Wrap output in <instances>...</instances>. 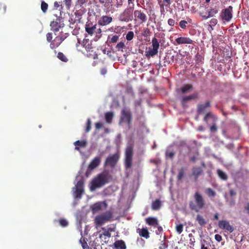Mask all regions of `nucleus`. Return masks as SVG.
Returning a JSON list of instances; mask_svg holds the SVG:
<instances>
[{"label": "nucleus", "instance_id": "nucleus-42", "mask_svg": "<svg viewBox=\"0 0 249 249\" xmlns=\"http://www.w3.org/2000/svg\"><path fill=\"white\" fill-rule=\"evenodd\" d=\"M58 222L59 225L63 227H66L68 225V222L67 221V220L64 218L60 219L58 220Z\"/></svg>", "mask_w": 249, "mask_h": 249}, {"label": "nucleus", "instance_id": "nucleus-10", "mask_svg": "<svg viewBox=\"0 0 249 249\" xmlns=\"http://www.w3.org/2000/svg\"><path fill=\"white\" fill-rule=\"evenodd\" d=\"M233 7L229 6L227 8L223 10L220 14L222 19L226 22H229L232 18Z\"/></svg>", "mask_w": 249, "mask_h": 249}, {"label": "nucleus", "instance_id": "nucleus-41", "mask_svg": "<svg viewBox=\"0 0 249 249\" xmlns=\"http://www.w3.org/2000/svg\"><path fill=\"white\" fill-rule=\"evenodd\" d=\"M48 8V5L45 1H42L41 4V9L44 13H46Z\"/></svg>", "mask_w": 249, "mask_h": 249}, {"label": "nucleus", "instance_id": "nucleus-26", "mask_svg": "<svg viewBox=\"0 0 249 249\" xmlns=\"http://www.w3.org/2000/svg\"><path fill=\"white\" fill-rule=\"evenodd\" d=\"M114 116V114L112 112H107L105 114V118L106 122L107 124H111L112 122V119Z\"/></svg>", "mask_w": 249, "mask_h": 249}, {"label": "nucleus", "instance_id": "nucleus-8", "mask_svg": "<svg viewBox=\"0 0 249 249\" xmlns=\"http://www.w3.org/2000/svg\"><path fill=\"white\" fill-rule=\"evenodd\" d=\"M120 158L118 153H115L113 155H109L106 159L105 162V165L108 166L111 168L114 167Z\"/></svg>", "mask_w": 249, "mask_h": 249}, {"label": "nucleus", "instance_id": "nucleus-24", "mask_svg": "<svg viewBox=\"0 0 249 249\" xmlns=\"http://www.w3.org/2000/svg\"><path fill=\"white\" fill-rule=\"evenodd\" d=\"M87 141L85 140L76 141L74 142V144L75 146V149L79 150V147H85L87 145Z\"/></svg>", "mask_w": 249, "mask_h": 249}, {"label": "nucleus", "instance_id": "nucleus-56", "mask_svg": "<svg viewBox=\"0 0 249 249\" xmlns=\"http://www.w3.org/2000/svg\"><path fill=\"white\" fill-rule=\"evenodd\" d=\"M64 2L68 8L71 6V0H64Z\"/></svg>", "mask_w": 249, "mask_h": 249}, {"label": "nucleus", "instance_id": "nucleus-13", "mask_svg": "<svg viewBox=\"0 0 249 249\" xmlns=\"http://www.w3.org/2000/svg\"><path fill=\"white\" fill-rule=\"evenodd\" d=\"M134 16L136 20L139 21L141 23L146 22L147 20V16L142 10H136L134 12Z\"/></svg>", "mask_w": 249, "mask_h": 249}, {"label": "nucleus", "instance_id": "nucleus-48", "mask_svg": "<svg viewBox=\"0 0 249 249\" xmlns=\"http://www.w3.org/2000/svg\"><path fill=\"white\" fill-rule=\"evenodd\" d=\"M210 130L213 133H215L217 131V127L215 123H213V125L210 127Z\"/></svg>", "mask_w": 249, "mask_h": 249}, {"label": "nucleus", "instance_id": "nucleus-37", "mask_svg": "<svg viewBox=\"0 0 249 249\" xmlns=\"http://www.w3.org/2000/svg\"><path fill=\"white\" fill-rule=\"evenodd\" d=\"M99 1L106 8H109L112 5V0H99Z\"/></svg>", "mask_w": 249, "mask_h": 249}, {"label": "nucleus", "instance_id": "nucleus-63", "mask_svg": "<svg viewBox=\"0 0 249 249\" xmlns=\"http://www.w3.org/2000/svg\"><path fill=\"white\" fill-rule=\"evenodd\" d=\"M103 235L105 236H107L110 237L111 236V233L109 232L108 231H105L103 233Z\"/></svg>", "mask_w": 249, "mask_h": 249}, {"label": "nucleus", "instance_id": "nucleus-30", "mask_svg": "<svg viewBox=\"0 0 249 249\" xmlns=\"http://www.w3.org/2000/svg\"><path fill=\"white\" fill-rule=\"evenodd\" d=\"M185 170V168L183 167H181L179 170L178 175L177 178L178 180H181L182 178L184 177Z\"/></svg>", "mask_w": 249, "mask_h": 249}, {"label": "nucleus", "instance_id": "nucleus-31", "mask_svg": "<svg viewBox=\"0 0 249 249\" xmlns=\"http://www.w3.org/2000/svg\"><path fill=\"white\" fill-rule=\"evenodd\" d=\"M65 38L66 36L64 35H60L56 36L54 39V40L56 42L58 46H59Z\"/></svg>", "mask_w": 249, "mask_h": 249}, {"label": "nucleus", "instance_id": "nucleus-12", "mask_svg": "<svg viewBox=\"0 0 249 249\" xmlns=\"http://www.w3.org/2000/svg\"><path fill=\"white\" fill-rule=\"evenodd\" d=\"M218 227L220 229L225 230L231 233L234 231V228L230 224L229 221L226 220H220L218 222Z\"/></svg>", "mask_w": 249, "mask_h": 249}, {"label": "nucleus", "instance_id": "nucleus-18", "mask_svg": "<svg viewBox=\"0 0 249 249\" xmlns=\"http://www.w3.org/2000/svg\"><path fill=\"white\" fill-rule=\"evenodd\" d=\"M203 173V170L200 167L194 166L192 169V175L194 177L195 181H197L198 177Z\"/></svg>", "mask_w": 249, "mask_h": 249}, {"label": "nucleus", "instance_id": "nucleus-17", "mask_svg": "<svg viewBox=\"0 0 249 249\" xmlns=\"http://www.w3.org/2000/svg\"><path fill=\"white\" fill-rule=\"evenodd\" d=\"M203 121L206 124H208L210 121H212L213 123H215L217 121V118L212 112H209L205 114Z\"/></svg>", "mask_w": 249, "mask_h": 249}, {"label": "nucleus", "instance_id": "nucleus-27", "mask_svg": "<svg viewBox=\"0 0 249 249\" xmlns=\"http://www.w3.org/2000/svg\"><path fill=\"white\" fill-rule=\"evenodd\" d=\"M158 53V50L154 49L153 48H149L148 51L145 52V55L147 57H150L151 56H153L155 55Z\"/></svg>", "mask_w": 249, "mask_h": 249}, {"label": "nucleus", "instance_id": "nucleus-38", "mask_svg": "<svg viewBox=\"0 0 249 249\" xmlns=\"http://www.w3.org/2000/svg\"><path fill=\"white\" fill-rule=\"evenodd\" d=\"M175 154L173 150H167L165 152V157L166 158L172 159L175 156Z\"/></svg>", "mask_w": 249, "mask_h": 249}, {"label": "nucleus", "instance_id": "nucleus-28", "mask_svg": "<svg viewBox=\"0 0 249 249\" xmlns=\"http://www.w3.org/2000/svg\"><path fill=\"white\" fill-rule=\"evenodd\" d=\"M196 220L197 221L199 225L201 226H203L206 224L207 222L203 217L200 214H197L196 217Z\"/></svg>", "mask_w": 249, "mask_h": 249}, {"label": "nucleus", "instance_id": "nucleus-55", "mask_svg": "<svg viewBox=\"0 0 249 249\" xmlns=\"http://www.w3.org/2000/svg\"><path fill=\"white\" fill-rule=\"evenodd\" d=\"M163 231L162 228L161 226H158L157 230L156 231V233L158 235L160 234Z\"/></svg>", "mask_w": 249, "mask_h": 249}, {"label": "nucleus", "instance_id": "nucleus-59", "mask_svg": "<svg viewBox=\"0 0 249 249\" xmlns=\"http://www.w3.org/2000/svg\"><path fill=\"white\" fill-rule=\"evenodd\" d=\"M214 238L217 242H220L222 239V236L218 234L215 235Z\"/></svg>", "mask_w": 249, "mask_h": 249}, {"label": "nucleus", "instance_id": "nucleus-39", "mask_svg": "<svg viewBox=\"0 0 249 249\" xmlns=\"http://www.w3.org/2000/svg\"><path fill=\"white\" fill-rule=\"evenodd\" d=\"M57 58L62 61L67 62L68 61L66 56L61 52H59L57 54Z\"/></svg>", "mask_w": 249, "mask_h": 249}, {"label": "nucleus", "instance_id": "nucleus-61", "mask_svg": "<svg viewBox=\"0 0 249 249\" xmlns=\"http://www.w3.org/2000/svg\"><path fill=\"white\" fill-rule=\"evenodd\" d=\"M87 1L88 0H78L77 3L81 6L84 4H85Z\"/></svg>", "mask_w": 249, "mask_h": 249}, {"label": "nucleus", "instance_id": "nucleus-50", "mask_svg": "<svg viewBox=\"0 0 249 249\" xmlns=\"http://www.w3.org/2000/svg\"><path fill=\"white\" fill-rule=\"evenodd\" d=\"M188 97H189L190 100H196L198 98V94L197 93L195 92V93H194L188 96Z\"/></svg>", "mask_w": 249, "mask_h": 249}, {"label": "nucleus", "instance_id": "nucleus-34", "mask_svg": "<svg viewBox=\"0 0 249 249\" xmlns=\"http://www.w3.org/2000/svg\"><path fill=\"white\" fill-rule=\"evenodd\" d=\"M217 173L220 178L224 180H226L228 179V176L227 174L220 169L217 170Z\"/></svg>", "mask_w": 249, "mask_h": 249}, {"label": "nucleus", "instance_id": "nucleus-52", "mask_svg": "<svg viewBox=\"0 0 249 249\" xmlns=\"http://www.w3.org/2000/svg\"><path fill=\"white\" fill-rule=\"evenodd\" d=\"M50 43V47L52 49H54L59 46L54 40L53 41H51Z\"/></svg>", "mask_w": 249, "mask_h": 249}, {"label": "nucleus", "instance_id": "nucleus-36", "mask_svg": "<svg viewBox=\"0 0 249 249\" xmlns=\"http://www.w3.org/2000/svg\"><path fill=\"white\" fill-rule=\"evenodd\" d=\"M152 48L156 49L158 51V49L160 47L159 42L158 39L154 37L152 40Z\"/></svg>", "mask_w": 249, "mask_h": 249}, {"label": "nucleus", "instance_id": "nucleus-5", "mask_svg": "<svg viewBox=\"0 0 249 249\" xmlns=\"http://www.w3.org/2000/svg\"><path fill=\"white\" fill-rule=\"evenodd\" d=\"M134 10V4L132 6L125 9L124 11L121 13L118 19L122 22H128L132 20L133 11Z\"/></svg>", "mask_w": 249, "mask_h": 249}, {"label": "nucleus", "instance_id": "nucleus-29", "mask_svg": "<svg viewBox=\"0 0 249 249\" xmlns=\"http://www.w3.org/2000/svg\"><path fill=\"white\" fill-rule=\"evenodd\" d=\"M161 207V202L159 199H156L152 203V209L153 210H159Z\"/></svg>", "mask_w": 249, "mask_h": 249}, {"label": "nucleus", "instance_id": "nucleus-15", "mask_svg": "<svg viewBox=\"0 0 249 249\" xmlns=\"http://www.w3.org/2000/svg\"><path fill=\"white\" fill-rule=\"evenodd\" d=\"M101 162V158L99 156L95 157L88 166V170L91 171L97 167Z\"/></svg>", "mask_w": 249, "mask_h": 249}, {"label": "nucleus", "instance_id": "nucleus-9", "mask_svg": "<svg viewBox=\"0 0 249 249\" xmlns=\"http://www.w3.org/2000/svg\"><path fill=\"white\" fill-rule=\"evenodd\" d=\"M132 114L129 110L123 109L122 111L121 117L120 120V123L124 122L127 124L128 127L130 128L132 122Z\"/></svg>", "mask_w": 249, "mask_h": 249}, {"label": "nucleus", "instance_id": "nucleus-60", "mask_svg": "<svg viewBox=\"0 0 249 249\" xmlns=\"http://www.w3.org/2000/svg\"><path fill=\"white\" fill-rule=\"evenodd\" d=\"M217 23V20L216 18H212L210 21L212 26H215Z\"/></svg>", "mask_w": 249, "mask_h": 249}, {"label": "nucleus", "instance_id": "nucleus-32", "mask_svg": "<svg viewBox=\"0 0 249 249\" xmlns=\"http://www.w3.org/2000/svg\"><path fill=\"white\" fill-rule=\"evenodd\" d=\"M190 101H191V100H190L188 96L183 97L181 100V104L182 107L183 108L187 107H188L187 103Z\"/></svg>", "mask_w": 249, "mask_h": 249}, {"label": "nucleus", "instance_id": "nucleus-16", "mask_svg": "<svg viewBox=\"0 0 249 249\" xmlns=\"http://www.w3.org/2000/svg\"><path fill=\"white\" fill-rule=\"evenodd\" d=\"M211 103L210 101H206L204 104H198L197 106V112L199 114L203 113L207 108L210 107Z\"/></svg>", "mask_w": 249, "mask_h": 249}, {"label": "nucleus", "instance_id": "nucleus-3", "mask_svg": "<svg viewBox=\"0 0 249 249\" xmlns=\"http://www.w3.org/2000/svg\"><path fill=\"white\" fill-rule=\"evenodd\" d=\"M113 218V212L107 211L96 215L94 222L96 226H101L106 223L111 221Z\"/></svg>", "mask_w": 249, "mask_h": 249}, {"label": "nucleus", "instance_id": "nucleus-23", "mask_svg": "<svg viewBox=\"0 0 249 249\" xmlns=\"http://www.w3.org/2000/svg\"><path fill=\"white\" fill-rule=\"evenodd\" d=\"M146 224L149 225L156 227L159 225L158 219L156 217H149L145 219Z\"/></svg>", "mask_w": 249, "mask_h": 249}, {"label": "nucleus", "instance_id": "nucleus-19", "mask_svg": "<svg viewBox=\"0 0 249 249\" xmlns=\"http://www.w3.org/2000/svg\"><path fill=\"white\" fill-rule=\"evenodd\" d=\"M96 28V25L91 22H87L85 25V31L89 35L92 36Z\"/></svg>", "mask_w": 249, "mask_h": 249}, {"label": "nucleus", "instance_id": "nucleus-46", "mask_svg": "<svg viewBox=\"0 0 249 249\" xmlns=\"http://www.w3.org/2000/svg\"><path fill=\"white\" fill-rule=\"evenodd\" d=\"M125 47V45H124V42H120L119 43H118L116 46V48L117 49V51H123V49Z\"/></svg>", "mask_w": 249, "mask_h": 249}, {"label": "nucleus", "instance_id": "nucleus-1", "mask_svg": "<svg viewBox=\"0 0 249 249\" xmlns=\"http://www.w3.org/2000/svg\"><path fill=\"white\" fill-rule=\"evenodd\" d=\"M111 178L108 172H104L97 175L93 178L90 184V190L94 191L109 182Z\"/></svg>", "mask_w": 249, "mask_h": 249}, {"label": "nucleus", "instance_id": "nucleus-20", "mask_svg": "<svg viewBox=\"0 0 249 249\" xmlns=\"http://www.w3.org/2000/svg\"><path fill=\"white\" fill-rule=\"evenodd\" d=\"M82 46L85 48L86 51L88 52H93V46L92 44V42L91 40H89V39L85 38L84 39L82 43Z\"/></svg>", "mask_w": 249, "mask_h": 249}, {"label": "nucleus", "instance_id": "nucleus-21", "mask_svg": "<svg viewBox=\"0 0 249 249\" xmlns=\"http://www.w3.org/2000/svg\"><path fill=\"white\" fill-rule=\"evenodd\" d=\"M176 41L178 44H193L194 41L189 37H180L176 39Z\"/></svg>", "mask_w": 249, "mask_h": 249}, {"label": "nucleus", "instance_id": "nucleus-51", "mask_svg": "<svg viewBox=\"0 0 249 249\" xmlns=\"http://www.w3.org/2000/svg\"><path fill=\"white\" fill-rule=\"evenodd\" d=\"M187 24V22L186 20H182L179 22V26L182 29H185Z\"/></svg>", "mask_w": 249, "mask_h": 249}, {"label": "nucleus", "instance_id": "nucleus-33", "mask_svg": "<svg viewBox=\"0 0 249 249\" xmlns=\"http://www.w3.org/2000/svg\"><path fill=\"white\" fill-rule=\"evenodd\" d=\"M205 193L210 197H214L216 196V192L211 188H207Z\"/></svg>", "mask_w": 249, "mask_h": 249}, {"label": "nucleus", "instance_id": "nucleus-2", "mask_svg": "<svg viewBox=\"0 0 249 249\" xmlns=\"http://www.w3.org/2000/svg\"><path fill=\"white\" fill-rule=\"evenodd\" d=\"M193 198L194 201H190L189 203V208L191 210L197 212L199 210L205 207L206 202L201 193L198 191L196 192L194 194Z\"/></svg>", "mask_w": 249, "mask_h": 249}, {"label": "nucleus", "instance_id": "nucleus-57", "mask_svg": "<svg viewBox=\"0 0 249 249\" xmlns=\"http://www.w3.org/2000/svg\"><path fill=\"white\" fill-rule=\"evenodd\" d=\"M168 24L169 25H170V26H173L175 25V21L174 19H172V18H169L168 20Z\"/></svg>", "mask_w": 249, "mask_h": 249}, {"label": "nucleus", "instance_id": "nucleus-35", "mask_svg": "<svg viewBox=\"0 0 249 249\" xmlns=\"http://www.w3.org/2000/svg\"><path fill=\"white\" fill-rule=\"evenodd\" d=\"M193 89V86L191 84H186L184 86H183L181 90L183 93H185L188 92L190 89Z\"/></svg>", "mask_w": 249, "mask_h": 249}, {"label": "nucleus", "instance_id": "nucleus-45", "mask_svg": "<svg viewBox=\"0 0 249 249\" xmlns=\"http://www.w3.org/2000/svg\"><path fill=\"white\" fill-rule=\"evenodd\" d=\"M134 33L132 31H129L126 36V39L128 41L131 40L134 37Z\"/></svg>", "mask_w": 249, "mask_h": 249}, {"label": "nucleus", "instance_id": "nucleus-53", "mask_svg": "<svg viewBox=\"0 0 249 249\" xmlns=\"http://www.w3.org/2000/svg\"><path fill=\"white\" fill-rule=\"evenodd\" d=\"M47 40L49 42H51L52 40L53 35L52 33H48L46 35Z\"/></svg>", "mask_w": 249, "mask_h": 249}, {"label": "nucleus", "instance_id": "nucleus-49", "mask_svg": "<svg viewBox=\"0 0 249 249\" xmlns=\"http://www.w3.org/2000/svg\"><path fill=\"white\" fill-rule=\"evenodd\" d=\"M119 39V36L117 35H114L110 38L109 42L110 43H116Z\"/></svg>", "mask_w": 249, "mask_h": 249}, {"label": "nucleus", "instance_id": "nucleus-47", "mask_svg": "<svg viewBox=\"0 0 249 249\" xmlns=\"http://www.w3.org/2000/svg\"><path fill=\"white\" fill-rule=\"evenodd\" d=\"M218 10L216 8L211 9L208 12V14L210 17H213L215 14H217Z\"/></svg>", "mask_w": 249, "mask_h": 249}, {"label": "nucleus", "instance_id": "nucleus-58", "mask_svg": "<svg viewBox=\"0 0 249 249\" xmlns=\"http://www.w3.org/2000/svg\"><path fill=\"white\" fill-rule=\"evenodd\" d=\"M95 126L97 129H99L101 128L102 127H103V124L102 123L98 122V123H95Z\"/></svg>", "mask_w": 249, "mask_h": 249}, {"label": "nucleus", "instance_id": "nucleus-44", "mask_svg": "<svg viewBox=\"0 0 249 249\" xmlns=\"http://www.w3.org/2000/svg\"><path fill=\"white\" fill-rule=\"evenodd\" d=\"M183 225L179 224L176 226V230L178 234H180L183 231Z\"/></svg>", "mask_w": 249, "mask_h": 249}, {"label": "nucleus", "instance_id": "nucleus-43", "mask_svg": "<svg viewBox=\"0 0 249 249\" xmlns=\"http://www.w3.org/2000/svg\"><path fill=\"white\" fill-rule=\"evenodd\" d=\"M152 32L150 31V29L148 28H145L143 29V33H142V35L144 37H148L149 36Z\"/></svg>", "mask_w": 249, "mask_h": 249}, {"label": "nucleus", "instance_id": "nucleus-62", "mask_svg": "<svg viewBox=\"0 0 249 249\" xmlns=\"http://www.w3.org/2000/svg\"><path fill=\"white\" fill-rule=\"evenodd\" d=\"M100 72L101 74L105 75L107 72V70L106 68H103L101 69Z\"/></svg>", "mask_w": 249, "mask_h": 249}, {"label": "nucleus", "instance_id": "nucleus-14", "mask_svg": "<svg viewBox=\"0 0 249 249\" xmlns=\"http://www.w3.org/2000/svg\"><path fill=\"white\" fill-rule=\"evenodd\" d=\"M113 18L110 16H102L98 19V23L100 26H106L108 25L112 21Z\"/></svg>", "mask_w": 249, "mask_h": 249}, {"label": "nucleus", "instance_id": "nucleus-22", "mask_svg": "<svg viewBox=\"0 0 249 249\" xmlns=\"http://www.w3.org/2000/svg\"><path fill=\"white\" fill-rule=\"evenodd\" d=\"M137 231L141 237H144L146 239L149 237V232L146 228H143L142 229L139 228L137 229Z\"/></svg>", "mask_w": 249, "mask_h": 249}, {"label": "nucleus", "instance_id": "nucleus-25", "mask_svg": "<svg viewBox=\"0 0 249 249\" xmlns=\"http://www.w3.org/2000/svg\"><path fill=\"white\" fill-rule=\"evenodd\" d=\"M114 246L116 249H126L125 244L122 240L116 241L114 243Z\"/></svg>", "mask_w": 249, "mask_h": 249}, {"label": "nucleus", "instance_id": "nucleus-11", "mask_svg": "<svg viewBox=\"0 0 249 249\" xmlns=\"http://www.w3.org/2000/svg\"><path fill=\"white\" fill-rule=\"evenodd\" d=\"M107 207V204L105 201L98 202L94 203L91 206V209L93 213L106 209Z\"/></svg>", "mask_w": 249, "mask_h": 249}, {"label": "nucleus", "instance_id": "nucleus-6", "mask_svg": "<svg viewBox=\"0 0 249 249\" xmlns=\"http://www.w3.org/2000/svg\"><path fill=\"white\" fill-rule=\"evenodd\" d=\"M84 182L83 179H81L77 182L73 188V194L76 198H81L84 193Z\"/></svg>", "mask_w": 249, "mask_h": 249}, {"label": "nucleus", "instance_id": "nucleus-4", "mask_svg": "<svg viewBox=\"0 0 249 249\" xmlns=\"http://www.w3.org/2000/svg\"><path fill=\"white\" fill-rule=\"evenodd\" d=\"M133 156V146L131 145L127 146L125 151L124 166L125 169H130L132 165Z\"/></svg>", "mask_w": 249, "mask_h": 249}, {"label": "nucleus", "instance_id": "nucleus-54", "mask_svg": "<svg viewBox=\"0 0 249 249\" xmlns=\"http://www.w3.org/2000/svg\"><path fill=\"white\" fill-rule=\"evenodd\" d=\"M117 0L116 4V7L117 8L121 7L123 5L124 0Z\"/></svg>", "mask_w": 249, "mask_h": 249}, {"label": "nucleus", "instance_id": "nucleus-7", "mask_svg": "<svg viewBox=\"0 0 249 249\" xmlns=\"http://www.w3.org/2000/svg\"><path fill=\"white\" fill-rule=\"evenodd\" d=\"M51 30L55 34L56 32L59 31L64 27V24L61 17L56 18L55 20L50 23Z\"/></svg>", "mask_w": 249, "mask_h": 249}, {"label": "nucleus", "instance_id": "nucleus-64", "mask_svg": "<svg viewBox=\"0 0 249 249\" xmlns=\"http://www.w3.org/2000/svg\"><path fill=\"white\" fill-rule=\"evenodd\" d=\"M245 210L247 211V213L249 215V203H248L245 207Z\"/></svg>", "mask_w": 249, "mask_h": 249}, {"label": "nucleus", "instance_id": "nucleus-40", "mask_svg": "<svg viewBox=\"0 0 249 249\" xmlns=\"http://www.w3.org/2000/svg\"><path fill=\"white\" fill-rule=\"evenodd\" d=\"M91 122L90 120V119L89 118L87 120V124H86V127L85 128V132L88 133L89 132L91 128Z\"/></svg>", "mask_w": 249, "mask_h": 249}]
</instances>
